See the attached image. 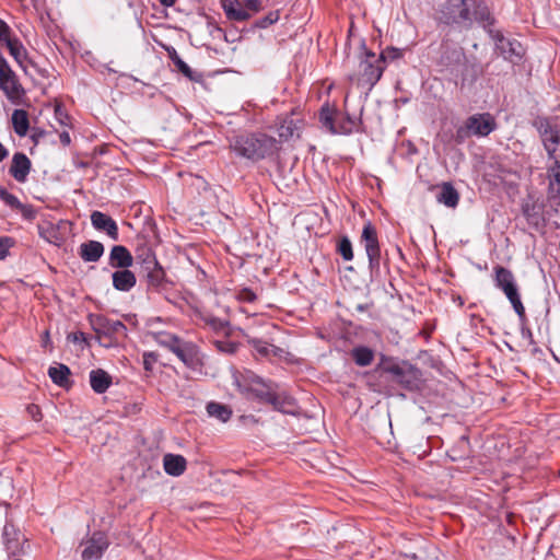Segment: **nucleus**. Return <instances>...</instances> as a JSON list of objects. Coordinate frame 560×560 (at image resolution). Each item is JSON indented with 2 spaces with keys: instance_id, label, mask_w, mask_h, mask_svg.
<instances>
[{
  "instance_id": "1",
  "label": "nucleus",
  "mask_w": 560,
  "mask_h": 560,
  "mask_svg": "<svg viewBox=\"0 0 560 560\" xmlns=\"http://www.w3.org/2000/svg\"><path fill=\"white\" fill-rule=\"evenodd\" d=\"M238 386L243 393L252 394L260 402L271 405L281 413L295 416L300 412L296 400L292 396L285 390H279L276 383L266 381L252 372L243 376Z\"/></svg>"
},
{
  "instance_id": "2",
  "label": "nucleus",
  "mask_w": 560,
  "mask_h": 560,
  "mask_svg": "<svg viewBox=\"0 0 560 560\" xmlns=\"http://www.w3.org/2000/svg\"><path fill=\"white\" fill-rule=\"evenodd\" d=\"M438 21L446 25L470 28L474 21L493 23L489 8L480 0H446L438 12Z\"/></svg>"
},
{
  "instance_id": "3",
  "label": "nucleus",
  "mask_w": 560,
  "mask_h": 560,
  "mask_svg": "<svg viewBox=\"0 0 560 560\" xmlns=\"http://www.w3.org/2000/svg\"><path fill=\"white\" fill-rule=\"evenodd\" d=\"M230 148L238 156L259 161L278 151V141L266 133L240 135L230 142Z\"/></svg>"
},
{
  "instance_id": "4",
  "label": "nucleus",
  "mask_w": 560,
  "mask_h": 560,
  "mask_svg": "<svg viewBox=\"0 0 560 560\" xmlns=\"http://www.w3.org/2000/svg\"><path fill=\"white\" fill-rule=\"evenodd\" d=\"M383 72L384 65H382L381 58L369 50L362 40L358 70L351 73L349 79L360 86L372 89L380 81Z\"/></svg>"
},
{
  "instance_id": "5",
  "label": "nucleus",
  "mask_w": 560,
  "mask_h": 560,
  "mask_svg": "<svg viewBox=\"0 0 560 560\" xmlns=\"http://www.w3.org/2000/svg\"><path fill=\"white\" fill-rule=\"evenodd\" d=\"M90 322L98 343L104 348L117 347L121 340L127 338V327L120 320L95 315L90 317Z\"/></svg>"
},
{
  "instance_id": "6",
  "label": "nucleus",
  "mask_w": 560,
  "mask_h": 560,
  "mask_svg": "<svg viewBox=\"0 0 560 560\" xmlns=\"http://www.w3.org/2000/svg\"><path fill=\"white\" fill-rule=\"evenodd\" d=\"M497 128L493 116L489 113L474 114L469 116L463 126L458 127L455 132V141L463 143L471 136L487 137Z\"/></svg>"
},
{
  "instance_id": "7",
  "label": "nucleus",
  "mask_w": 560,
  "mask_h": 560,
  "mask_svg": "<svg viewBox=\"0 0 560 560\" xmlns=\"http://www.w3.org/2000/svg\"><path fill=\"white\" fill-rule=\"evenodd\" d=\"M110 541L103 530H95L80 542L82 560H100L108 549Z\"/></svg>"
},
{
  "instance_id": "8",
  "label": "nucleus",
  "mask_w": 560,
  "mask_h": 560,
  "mask_svg": "<svg viewBox=\"0 0 560 560\" xmlns=\"http://www.w3.org/2000/svg\"><path fill=\"white\" fill-rule=\"evenodd\" d=\"M360 241L364 246L371 272L377 273L380 271L381 264V247L376 229L372 225L371 222L364 224Z\"/></svg>"
},
{
  "instance_id": "9",
  "label": "nucleus",
  "mask_w": 560,
  "mask_h": 560,
  "mask_svg": "<svg viewBox=\"0 0 560 560\" xmlns=\"http://www.w3.org/2000/svg\"><path fill=\"white\" fill-rule=\"evenodd\" d=\"M488 33L494 42L495 51L505 60L515 63L523 58L524 48L518 40L504 37L500 31L489 30Z\"/></svg>"
},
{
  "instance_id": "10",
  "label": "nucleus",
  "mask_w": 560,
  "mask_h": 560,
  "mask_svg": "<svg viewBox=\"0 0 560 560\" xmlns=\"http://www.w3.org/2000/svg\"><path fill=\"white\" fill-rule=\"evenodd\" d=\"M384 371L393 375V380L404 388L412 390L418 387L420 372L417 368L406 362L389 363L384 365Z\"/></svg>"
},
{
  "instance_id": "11",
  "label": "nucleus",
  "mask_w": 560,
  "mask_h": 560,
  "mask_svg": "<svg viewBox=\"0 0 560 560\" xmlns=\"http://www.w3.org/2000/svg\"><path fill=\"white\" fill-rule=\"evenodd\" d=\"M539 132L549 158L555 162H560V128L545 121L540 124Z\"/></svg>"
},
{
  "instance_id": "12",
  "label": "nucleus",
  "mask_w": 560,
  "mask_h": 560,
  "mask_svg": "<svg viewBox=\"0 0 560 560\" xmlns=\"http://www.w3.org/2000/svg\"><path fill=\"white\" fill-rule=\"evenodd\" d=\"M174 354L188 368L195 369L202 364L199 347L191 341H180Z\"/></svg>"
},
{
  "instance_id": "13",
  "label": "nucleus",
  "mask_w": 560,
  "mask_h": 560,
  "mask_svg": "<svg viewBox=\"0 0 560 560\" xmlns=\"http://www.w3.org/2000/svg\"><path fill=\"white\" fill-rule=\"evenodd\" d=\"M337 110L325 104L319 112V122L322 127L332 135H348L351 133V127L337 124Z\"/></svg>"
},
{
  "instance_id": "14",
  "label": "nucleus",
  "mask_w": 560,
  "mask_h": 560,
  "mask_svg": "<svg viewBox=\"0 0 560 560\" xmlns=\"http://www.w3.org/2000/svg\"><path fill=\"white\" fill-rule=\"evenodd\" d=\"M91 223L95 230L105 232L113 241H118V225L108 214L101 211H93L91 214Z\"/></svg>"
},
{
  "instance_id": "15",
  "label": "nucleus",
  "mask_w": 560,
  "mask_h": 560,
  "mask_svg": "<svg viewBox=\"0 0 560 560\" xmlns=\"http://www.w3.org/2000/svg\"><path fill=\"white\" fill-rule=\"evenodd\" d=\"M2 541L8 557H15L22 552L20 533L12 524L7 523L3 526Z\"/></svg>"
},
{
  "instance_id": "16",
  "label": "nucleus",
  "mask_w": 560,
  "mask_h": 560,
  "mask_svg": "<svg viewBox=\"0 0 560 560\" xmlns=\"http://www.w3.org/2000/svg\"><path fill=\"white\" fill-rule=\"evenodd\" d=\"M441 59L440 62L446 68H453L459 66L466 61V56L462 47L451 46L447 42H443L441 45Z\"/></svg>"
},
{
  "instance_id": "17",
  "label": "nucleus",
  "mask_w": 560,
  "mask_h": 560,
  "mask_svg": "<svg viewBox=\"0 0 560 560\" xmlns=\"http://www.w3.org/2000/svg\"><path fill=\"white\" fill-rule=\"evenodd\" d=\"M32 163L26 154L16 152L13 154L9 174L19 183H24L30 174Z\"/></svg>"
},
{
  "instance_id": "18",
  "label": "nucleus",
  "mask_w": 560,
  "mask_h": 560,
  "mask_svg": "<svg viewBox=\"0 0 560 560\" xmlns=\"http://www.w3.org/2000/svg\"><path fill=\"white\" fill-rule=\"evenodd\" d=\"M494 271L495 285L505 293L508 299L518 293L514 276L509 269L502 266H497Z\"/></svg>"
},
{
  "instance_id": "19",
  "label": "nucleus",
  "mask_w": 560,
  "mask_h": 560,
  "mask_svg": "<svg viewBox=\"0 0 560 560\" xmlns=\"http://www.w3.org/2000/svg\"><path fill=\"white\" fill-rule=\"evenodd\" d=\"M133 264V257L127 247L115 245L109 253V265L113 268L127 269Z\"/></svg>"
},
{
  "instance_id": "20",
  "label": "nucleus",
  "mask_w": 560,
  "mask_h": 560,
  "mask_svg": "<svg viewBox=\"0 0 560 560\" xmlns=\"http://www.w3.org/2000/svg\"><path fill=\"white\" fill-rule=\"evenodd\" d=\"M104 245L98 241H88L80 245L79 256L85 262H96L104 254Z\"/></svg>"
},
{
  "instance_id": "21",
  "label": "nucleus",
  "mask_w": 560,
  "mask_h": 560,
  "mask_svg": "<svg viewBox=\"0 0 560 560\" xmlns=\"http://www.w3.org/2000/svg\"><path fill=\"white\" fill-rule=\"evenodd\" d=\"M223 10L231 21L244 22L250 19L252 14L245 10L243 2L238 0H224Z\"/></svg>"
},
{
  "instance_id": "22",
  "label": "nucleus",
  "mask_w": 560,
  "mask_h": 560,
  "mask_svg": "<svg viewBox=\"0 0 560 560\" xmlns=\"http://www.w3.org/2000/svg\"><path fill=\"white\" fill-rule=\"evenodd\" d=\"M163 467L167 475L178 477L186 470L187 460L182 455L168 453L163 457Z\"/></svg>"
},
{
  "instance_id": "23",
  "label": "nucleus",
  "mask_w": 560,
  "mask_h": 560,
  "mask_svg": "<svg viewBox=\"0 0 560 560\" xmlns=\"http://www.w3.org/2000/svg\"><path fill=\"white\" fill-rule=\"evenodd\" d=\"M113 287L118 291L128 292L137 282L136 276L132 271L127 269L117 270L112 276Z\"/></svg>"
},
{
  "instance_id": "24",
  "label": "nucleus",
  "mask_w": 560,
  "mask_h": 560,
  "mask_svg": "<svg viewBox=\"0 0 560 560\" xmlns=\"http://www.w3.org/2000/svg\"><path fill=\"white\" fill-rule=\"evenodd\" d=\"M90 385L95 393L103 394L112 385V376L102 369L92 370L90 372Z\"/></svg>"
},
{
  "instance_id": "25",
  "label": "nucleus",
  "mask_w": 560,
  "mask_h": 560,
  "mask_svg": "<svg viewBox=\"0 0 560 560\" xmlns=\"http://www.w3.org/2000/svg\"><path fill=\"white\" fill-rule=\"evenodd\" d=\"M436 199L448 208H455L458 205L459 195L451 183H443Z\"/></svg>"
},
{
  "instance_id": "26",
  "label": "nucleus",
  "mask_w": 560,
  "mask_h": 560,
  "mask_svg": "<svg viewBox=\"0 0 560 560\" xmlns=\"http://www.w3.org/2000/svg\"><path fill=\"white\" fill-rule=\"evenodd\" d=\"M12 126L19 137H25L30 129L28 114L24 109H14L12 113Z\"/></svg>"
},
{
  "instance_id": "27",
  "label": "nucleus",
  "mask_w": 560,
  "mask_h": 560,
  "mask_svg": "<svg viewBox=\"0 0 560 560\" xmlns=\"http://www.w3.org/2000/svg\"><path fill=\"white\" fill-rule=\"evenodd\" d=\"M200 319L215 334H224L225 336L230 335V322L215 317L211 314H202L200 315Z\"/></svg>"
},
{
  "instance_id": "28",
  "label": "nucleus",
  "mask_w": 560,
  "mask_h": 560,
  "mask_svg": "<svg viewBox=\"0 0 560 560\" xmlns=\"http://www.w3.org/2000/svg\"><path fill=\"white\" fill-rule=\"evenodd\" d=\"M147 273L148 287L153 290H160L165 283V271L160 264L154 268L143 270Z\"/></svg>"
},
{
  "instance_id": "29",
  "label": "nucleus",
  "mask_w": 560,
  "mask_h": 560,
  "mask_svg": "<svg viewBox=\"0 0 560 560\" xmlns=\"http://www.w3.org/2000/svg\"><path fill=\"white\" fill-rule=\"evenodd\" d=\"M71 372L70 369L65 364H58L56 366H50L48 369V375L51 381L61 387L67 386L70 383L69 376Z\"/></svg>"
},
{
  "instance_id": "30",
  "label": "nucleus",
  "mask_w": 560,
  "mask_h": 560,
  "mask_svg": "<svg viewBox=\"0 0 560 560\" xmlns=\"http://www.w3.org/2000/svg\"><path fill=\"white\" fill-rule=\"evenodd\" d=\"M522 211L528 224L537 228L542 222V211L540 206L527 201L523 205Z\"/></svg>"
},
{
  "instance_id": "31",
  "label": "nucleus",
  "mask_w": 560,
  "mask_h": 560,
  "mask_svg": "<svg viewBox=\"0 0 560 560\" xmlns=\"http://www.w3.org/2000/svg\"><path fill=\"white\" fill-rule=\"evenodd\" d=\"M548 191L551 197L560 195V162H555L547 171Z\"/></svg>"
},
{
  "instance_id": "32",
  "label": "nucleus",
  "mask_w": 560,
  "mask_h": 560,
  "mask_svg": "<svg viewBox=\"0 0 560 560\" xmlns=\"http://www.w3.org/2000/svg\"><path fill=\"white\" fill-rule=\"evenodd\" d=\"M206 409L210 417L222 422H226L232 416V410L226 405L220 402L210 401L207 404Z\"/></svg>"
},
{
  "instance_id": "33",
  "label": "nucleus",
  "mask_w": 560,
  "mask_h": 560,
  "mask_svg": "<svg viewBox=\"0 0 560 560\" xmlns=\"http://www.w3.org/2000/svg\"><path fill=\"white\" fill-rule=\"evenodd\" d=\"M351 355L355 364L359 366H368L374 359L373 350L364 346L353 348Z\"/></svg>"
},
{
  "instance_id": "34",
  "label": "nucleus",
  "mask_w": 560,
  "mask_h": 560,
  "mask_svg": "<svg viewBox=\"0 0 560 560\" xmlns=\"http://www.w3.org/2000/svg\"><path fill=\"white\" fill-rule=\"evenodd\" d=\"M5 46L9 49L10 55L22 67L23 61L26 59V49L20 39L12 37L11 39L7 40Z\"/></svg>"
},
{
  "instance_id": "35",
  "label": "nucleus",
  "mask_w": 560,
  "mask_h": 560,
  "mask_svg": "<svg viewBox=\"0 0 560 560\" xmlns=\"http://www.w3.org/2000/svg\"><path fill=\"white\" fill-rule=\"evenodd\" d=\"M154 339L160 346L168 349L172 353L175 352V349L179 346L182 341V339L176 335L165 331L156 332L154 335Z\"/></svg>"
},
{
  "instance_id": "36",
  "label": "nucleus",
  "mask_w": 560,
  "mask_h": 560,
  "mask_svg": "<svg viewBox=\"0 0 560 560\" xmlns=\"http://www.w3.org/2000/svg\"><path fill=\"white\" fill-rule=\"evenodd\" d=\"M337 252L346 261H350L353 259L352 244L348 236H342L338 241Z\"/></svg>"
},
{
  "instance_id": "37",
  "label": "nucleus",
  "mask_w": 560,
  "mask_h": 560,
  "mask_svg": "<svg viewBox=\"0 0 560 560\" xmlns=\"http://www.w3.org/2000/svg\"><path fill=\"white\" fill-rule=\"evenodd\" d=\"M137 259L141 261L142 270L154 268L159 264L155 254L150 248H144L141 254L137 255Z\"/></svg>"
},
{
  "instance_id": "38",
  "label": "nucleus",
  "mask_w": 560,
  "mask_h": 560,
  "mask_svg": "<svg viewBox=\"0 0 560 560\" xmlns=\"http://www.w3.org/2000/svg\"><path fill=\"white\" fill-rule=\"evenodd\" d=\"M402 56H404V49L396 48V47H386L381 52V55H378V58H381L382 65H384V68H385L387 61L400 59Z\"/></svg>"
},
{
  "instance_id": "39",
  "label": "nucleus",
  "mask_w": 560,
  "mask_h": 560,
  "mask_svg": "<svg viewBox=\"0 0 560 560\" xmlns=\"http://www.w3.org/2000/svg\"><path fill=\"white\" fill-rule=\"evenodd\" d=\"M217 350L224 354H234L240 348V343L231 340H214Z\"/></svg>"
},
{
  "instance_id": "40",
  "label": "nucleus",
  "mask_w": 560,
  "mask_h": 560,
  "mask_svg": "<svg viewBox=\"0 0 560 560\" xmlns=\"http://www.w3.org/2000/svg\"><path fill=\"white\" fill-rule=\"evenodd\" d=\"M280 19V13L279 11H272V12H269L266 16L257 20L255 22V26L258 27V28H267L268 26L275 24L276 22H278V20Z\"/></svg>"
},
{
  "instance_id": "41",
  "label": "nucleus",
  "mask_w": 560,
  "mask_h": 560,
  "mask_svg": "<svg viewBox=\"0 0 560 560\" xmlns=\"http://www.w3.org/2000/svg\"><path fill=\"white\" fill-rule=\"evenodd\" d=\"M248 343L259 353L261 357H269L270 345L258 338H249Z\"/></svg>"
},
{
  "instance_id": "42",
  "label": "nucleus",
  "mask_w": 560,
  "mask_h": 560,
  "mask_svg": "<svg viewBox=\"0 0 560 560\" xmlns=\"http://www.w3.org/2000/svg\"><path fill=\"white\" fill-rule=\"evenodd\" d=\"M15 242L10 236H0V260L5 259L10 254V248L14 246Z\"/></svg>"
},
{
  "instance_id": "43",
  "label": "nucleus",
  "mask_w": 560,
  "mask_h": 560,
  "mask_svg": "<svg viewBox=\"0 0 560 560\" xmlns=\"http://www.w3.org/2000/svg\"><path fill=\"white\" fill-rule=\"evenodd\" d=\"M235 296L241 302L253 303L257 296L249 288H241L235 292Z\"/></svg>"
},
{
  "instance_id": "44",
  "label": "nucleus",
  "mask_w": 560,
  "mask_h": 560,
  "mask_svg": "<svg viewBox=\"0 0 560 560\" xmlns=\"http://www.w3.org/2000/svg\"><path fill=\"white\" fill-rule=\"evenodd\" d=\"M0 199H2L4 203L12 209H18V207H22V202L19 200V198L5 189H2V191L0 192Z\"/></svg>"
},
{
  "instance_id": "45",
  "label": "nucleus",
  "mask_w": 560,
  "mask_h": 560,
  "mask_svg": "<svg viewBox=\"0 0 560 560\" xmlns=\"http://www.w3.org/2000/svg\"><path fill=\"white\" fill-rule=\"evenodd\" d=\"M509 301L521 320H523L525 318V307L521 301L520 294L517 293L514 296L509 298Z\"/></svg>"
},
{
  "instance_id": "46",
  "label": "nucleus",
  "mask_w": 560,
  "mask_h": 560,
  "mask_svg": "<svg viewBox=\"0 0 560 560\" xmlns=\"http://www.w3.org/2000/svg\"><path fill=\"white\" fill-rule=\"evenodd\" d=\"M173 62L185 77L192 79V71L191 68L178 56L173 58Z\"/></svg>"
},
{
  "instance_id": "47",
  "label": "nucleus",
  "mask_w": 560,
  "mask_h": 560,
  "mask_svg": "<svg viewBox=\"0 0 560 560\" xmlns=\"http://www.w3.org/2000/svg\"><path fill=\"white\" fill-rule=\"evenodd\" d=\"M39 235L45 237L49 243L57 244V230L52 226L47 229L46 231L39 226Z\"/></svg>"
},
{
  "instance_id": "48",
  "label": "nucleus",
  "mask_w": 560,
  "mask_h": 560,
  "mask_svg": "<svg viewBox=\"0 0 560 560\" xmlns=\"http://www.w3.org/2000/svg\"><path fill=\"white\" fill-rule=\"evenodd\" d=\"M243 4L248 12H258L264 8L261 0H244Z\"/></svg>"
},
{
  "instance_id": "49",
  "label": "nucleus",
  "mask_w": 560,
  "mask_h": 560,
  "mask_svg": "<svg viewBox=\"0 0 560 560\" xmlns=\"http://www.w3.org/2000/svg\"><path fill=\"white\" fill-rule=\"evenodd\" d=\"M11 28L10 26L0 19V42L7 43L8 39H11Z\"/></svg>"
},
{
  "instance_id": "50",
  "label": "nucleus",
  "mask_w": 560,
  "mask_h": 560,
  "mask_svg": "<svg viewBox=\"0 0 560 560\" xmlns=\"http://www.w3.org/2000/svg\"><path fill=\"white\" fill-rule=\"evenodd\" d=\"M26 411L28 413V416L34 420V421H40L42 420V411H40V408L39 406L35 405V404H31L26 407Z\"/></svg>"
},
{
  "instance_id": "51",
  "label": "nucleus",
  "mask_w": 560,
  "mask_h": 560,
  "mask_svg": "<svg viewBox=\"0 0 560 560\" xmlns=\"http://www.w3.org/2000/svg\"><path fill=\"white\" fill-rule=\"evenodd\" d=\"M16 210H20L21 213H22V217L25 219V220H33L36 215V212L34 210V208L32 206H27V205H23L22 203V207H18Z\"/></svg>"
},
{
  "instance_id": "52",
  "label": "nucleus",
  "mask_w": 560,
  "mask_h": 560,
  "mask_svg": "<svg viewBox=\"0 0 560 560\" xmlns=\"http://www.w3.org/2000/svg\"><path fill=\"white\" fill-rule=\"evenodd\" d=\"M67 339L73 343H86L88 339L84 332L75 331L68 335Z\"/></svg>"
},
{
  "instance_id": "53",
  "label": "nucleus",
  "mask_w": 560,
  "mask_h": 560,
  "mask_svg": "<svg viewBox=\"0 0 560 560\" xmlns=\"http://www.w3.org/2000/svg\"><path fill=\"white\" fill-rule=\"evenodd\" d=\"M283 352H284L283 349L279 348V347H276L273 345H270L269 357L270 355L282 357Z\"/></svg>"
},
{
  "instance_id": "54",
  "label": "nucleus",
  "mask_w": 560,
  "mask_h": 560,
  "mask_svg": "<svg viewBox=\"0 0 560 560\" xmlns=\"http://www.w3.org/2000/svg\"><path fill=\"white\" fill-rule=\"evenodd\" d=\"M59 139H60V142L63 144V145H69L70 142H71V138H70V135L69 132L67 131H63L59 135Z\"/></svg>"
},
{
  "instance_id": "55",
  "label": "nucleus",
  "mask_w": 560,
  "mask_h": 560,
  "mask_svg": "<svg viewBox=\"0 0 560 560\" xmlns=\"http://www.w3.org/2000/svg\"><path fill=\"white\" fill-rule=\"evenodd\" d=\"M150 358L154 359V355L152 353H145L143 355V364H144V369L145 370H151V363H150Z\"/></svg>"
},
{
  "instance_id": "56",
  "label": "nucleus",
  "mask_w": 560,
  "mask_h": 560,
  "mask_svg": "<svg viewBox=\"0 0 560 560\" xmlns=\"http://www.w3.org/2000/svg\"><path fill=\"white\" fill-rule=\"evenodd\" d=\"M339 125H345L346 127H351V131H352L355 126V121L352 118H350L349 116H347L343 119V121L339 122Z\"/></svg>"
},
{
  "instance_id": "57",
  "label": "nucleus",
  "mask_w": 560,
  "mask_h": 560,
  "mask_svg": "<svg viewBox=\"0 0 560 560\" xmlns=\"http://www.w3.org/2000/svg\"><path fill=\"white\" fill-rule=\"evenodd\" d=\"M8 150L4 148V145L0 142V162L4 160L8 156Z\"/></svg>"
},
{
  "instance_id": "58",
  "label": "nucleus",
  "mask_w": 560,
  "mask_h": 560,
  "mask_svg": "<svg viewBox=\"0 0 560 560\" xmlns=\"http://www.w3.org/2000/svg\"><path fill=\"white\" fill-rule=\"evenodd\" d=\"M163 7L170 8L176 3V0H159Z\"/></svg>"
},
{
  "instance_id": "59",
  "label": "nucleus",
  "mask_w": 560,
  "mask_h": 560,
  "mask_svg": "<svg viewBox=\"0 0 560 560\" xmlns=\"http://www.w3.org/2000/svg\"><path fill=\"white\" fill-rule=\"evenodd\" d=\"M556 212H560V200L557 202V208H556ZM555 223L560 226V219L559 220H556Z\"/></svg>"
},
{
  "instance_id": "60",
  "label": "nucleus",
  "mask_w": 560,
  "mask_h": 560,
  "mask_svg": "<svg viewBox=\"0 0 560 560\" xmlns=\"http://www.w3.org/2000/svg\"><path fill=\"white\" fill-rule=\"evenodd\" d=\"M355 310L359 311V312H364L366 310V305H363V304H358L355 306Z\"/></svg>"
},
{
  "instance_id": "61",
  "label": "nucleus",
  "mask_w": 560,
  "mask_h": 560,
  "mask_svg": "<svg viewBox=\"0 0 560 560\" xmlns=\"http://www.w3.org/2000/svg\"><path fill=\"white\" fill-rule=\"evenodd\" d=\"M288 136H292V131H290L289 128H287V132L281 130L280 137H288Z\"/></svg>"
},
{
  "instance_id": "62",
  "label": "nucleus",
  "mask_w": 560,
  "mask_h": 560,
  "mask_svg": "<svg viewBox=\"0 0 560 560\" xmlns=\"http://www.w3.org/2000/svg\"><path fill=\"white\" fill-rule=\"evenodd\" d=\"M61 114V110L59 108L56 109V115L59 116Z\"/></svg>"
},
{
  "instance_id": "63",
  "label": "nucleus",
  "mask_w": 560,
  "mask_h": 560,
  "mask_svg": "<svg viewBox=\"0 0 560 560\" xmlns=\"http://www.w3.org/2000/svg\"><path fill=\"white\" fill-rule=\"evenodd\" d=\"M2 191V188L0 187V192Z\"/></svg>"
},
{
  "instance_id": "64",
  "label": "nucleus",
  "mask_w": 560,
  "mask_h": 560,
  "mask_svg": "<svg viewBox=\"0 0 560 560\" xmlns=\"http://www.w3.org/2000/svg\"><path fill=\"white\" fill-rule=\"evenodd\" d=\"M559 476H560V469H559Z\"/></svg>"
}]
</instances>
